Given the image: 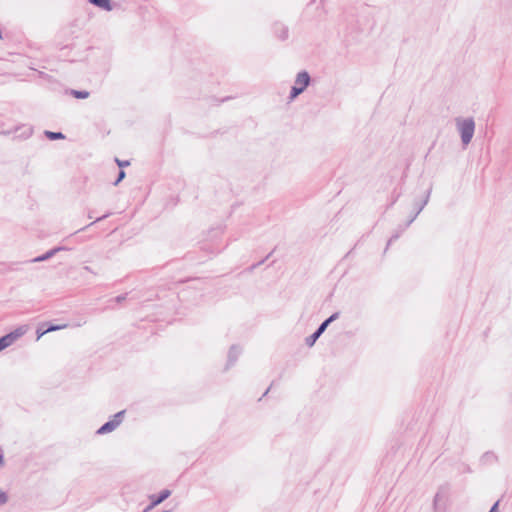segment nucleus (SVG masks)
I'll return each mask as SVG.
<instances>
[{
    "mask_svg": "<svg viewBox=\"0 0 512 512\" xmlns=\"http://www.w3.org/2000/svg\"><path fill=\"white\" fill-rule=\"evenodd\" d=\"M456 130L460 135L462 146L467 147L475 133V121L472 117H456Z\"/></svg>",
    "mask_w": 512,
    "mask_h": 512,
    "instance_id": "obj_1",
    "label": "nucleus"
},
{
    "mask_svg": "<svg viewBox=\"0 0 512 512\" xmlns=\"http://www.w3.org/2000/svg\"><path fill=\"white\" fill-rule=\"evenodd\" d=\"M311 81L310 75L306 71H301L296 75L294 85L291 88L289 99L293 100L298 97L309 86Z\"/></svg>",
    "mask_w": 512,
    "mask_h": 512,
    "instance_id": "obj_2",
    "label": "nucleus"
},
{
    "mask_svg": "<svg viewBox=\"0 0 512 512\" xmlns=\"http://www.w3.org/2000/svg\"><path fill=\"white\" fill-rule=\"evenodd\" d=\"M338 316H339L338 313H334L329 318H327L324 322H322L320 324V326L317 328V330L305 339L306 345L309 347H312L315 344V342L317 341V339L324 333V331L326 330L328 325L331 322H333L334 320H336L338 318Z\"/></svg>",
    "mask_w": 512,
    "mask_h": 512,
    "instance_id": "obj_3",
    "label": "nucleus"
},
{
    "mask_svg": "<svg viewBox=\"0 0 512 512\" xmlns=\"http://www.w3.org/2000/svg\"><path fill=\"white\" fill-rule=\"evenodd\" d=\"M125 411L122 410L116 413L111 420L103 424L98 430L97 434L104 435L114 431L123 421Z\"/></svg>",
    "mask_w": 512,
    "mask_h": 512,
    "instance_id": "obj_4",
    "label": "nucleus"
},
{
    "mask_svg": "<svg viewBox=\"0 0 512 512\" xmlns=\"http://www.w3.org/2000/svg\"><path fill=\"white\" fill-rule=\"evenodd\" d=\"M24 334L22 329H16L2 337H0V352L11 346L18 338Z\"/></svg>",
    "mask_w": 512,
    "mask_h": 512,
    "instance_id": "obj_5",
    "label": "nucleus"
},
{
    "mask_svg": "<svg viewBox=\"0 0 512 512\" xmlns=\"http://www.w3.org/2000/svg\"><path fill=\"white\" fill-rule=\"evenodd\" d=\"M170 495H171V491L169 489H163L157 495H155V494L150 495L149 499L151 502L145 511H148V510L156 507L157 505L161 504L163 501H165L167 498H169Z\"/></svg>",
    "mask_w": 512,
    "mask_h": 512,
    "instance_id": "obj_6",
    "label": "nucleus"
},
{
    "mask_svg": "<svg viewBox=\"0 0 512 512\" xmlns=\"http://www.w3.org/2000/svg\"><path fill=\"white\" fill-rule=\"evenodd\" d=\"M242 352L241 347L238 345H232L228 352V361H227V368L234 365L237 361L238 357L240 356Z\"/></svg>",
    "mask_w": 512,
    "mask_h": 512,
    "instance_id": "obj_7",
    "label": "nucleus"
},
{
    "mask_svg": "<svg viewBox=\"0 0 512 512\" xmlns=\"http://www.w3.org/2000/svg\"><path fill=\"white\" fill-rule=\"evenodd\" d=\"M62 250H66V248L61 247V246L55 247V248L47 251L45 254L32 259L31 262L36 263V262L46 261V260L50 259L51 257H53L57 252L62 251Z\"/></svg>",
    "mask_w": 512,
    "mask_h": 512,
    "instance_id": "obj_8",
    "label": "nucleus"
},
{
    "mask_svg": "<svg viewBox=\"0 0 512 512\" xmlns=\"http://www.w3.org/2000/svg\"><path fill=\"white\" fill-rule=\"evenodd\" d=\"M62 250H66V248L61 247V246L55 247V248L47 251L45 254L32 259L31 262L36 263V262L46 261V260L50 259L51 257H53L57 252L62 251Z\"/></svg>",
    "mask_w": 512,
    "mask_h": 512,
    "instance_id": "obj_9",
    "label": "nucleus"
},
{
    "mask_svg": "<svg viewBox=\"0 0 512 512\" xmlns=\"http://www.w3.org/2000/svg\"><path fill=\"white\" fill-rule=\"evenodd\" d=\"M89 3L96 7L101 8L104 11H112L114 6L111 0H88Z\"/></svg>",
    "mask_w": 512,
    "mask_h": 512,
    "instance_id": "obj_10",
    "label": "nucleus"
},
{
    "mask_svg": "<svg viewBox=\"0 0 512 512\" xmlns=\"http://www.w3.org/2000/svg\"><path fill=\"white\" fill-rule=\"evenodd\" d=\"M429 196H430V190L427 192V195L425 197V199L422 201V203L417 207L414 215L409 219V221L406 223V227H408L415 219L416 217L418 216V214L423 210V208L427 205L428 201H429Z\"/></svg>",
    "mask_w": 512,
    "mask_h": 512,
    "instance_id": "obj_11",
    "label": "nucleus"
},
{
    "mask_svg": "<svg viewBox=\"0 0 512 512\" xmlns=\"http://www.w3.org/2000/svg\"><path fill=\"white\" fill-rule=\"evenodd\" d=\"M275 31H276L277 37L279 39L286 40L288 38L289 31L286 26L281 25V24L277 25L275 28Z\"/></svg>",
    "mask_w": 512,
    "mask_h": 512,
    "instance_id": "obj_12",
    "label": "nucleus"
},
{
    "mask_svg": "<svg viewBox=\"0 0 512 512\" xmlns=\"http://www.w3.org/2000/svg\"><path fill=\"white\" fill-rule=\"evenodd\" d=\"M67 324H61V325H50L48 328H46L42 333H39V337H42L44 334L48 332L58 331L61 329L67 328Z\"/></svg>",
    "mask_w": 512,
    "mask_h": 512,
    "instance_id": "obj_13",
    "label": "nucleus"
},
{
    "mask_svg": "<svg viewBox=\"0 0 512 512\" xmlns=\"http://www.w3.org/2000/svg\"><path fill=\"white\" fill-rule=\"evenodd\" d=\"M45 135L50 140L63 139L65 136L61 132L45 131Z\"/></svg>",
    "mask_w": 512,
    "mask_h": 512,
    "instance_id": "obj_14",
    "label": "nucleus"
},
{
    "mask_svg": "<svg viewBox=\"0 0 512 512\" xmlns=\"http://www.w3.org/2000/svg\"><path fill=\"white\" fill-rule=\"evenodd\" d=\"M72 95L78 99H86L89 96V92L72 90Z\"/></svg>",
    "mask_w": 512,
    "mask_h": 512,
    "instance_id": "obj_15",
    "label": "nucleus"
},
{
    "mask_svg": "<svg viewBox=\"0 0 512 512\" xmlns=\"http://www.w3.org/2000/svg\"><path fill=\"white\" fill-rule=\"evenodd\" d=\"M125 178V172L123 170L119 171L118 177L114 182V185H118Z\"/></svg>",
    "mask_w": 512,
    "mask_h": 512,
    "instance_id": "obj_16",
    "label": "nucleus"
},
{
    "mask_svg": "<svg viewBox=\"0 0 512 512\" xmlns=\"http://www.w3.org/2000/svg\"><path fill=\"white\" fill-rule=\"evenodd\" d=\"M7 501H8L7 494L0 490V505L5 504Z\"/></svg>",
    "mask_w": 512,
    "mask_h": 512,
    "instance_id": "obj_17",
    "label": "nucleus"
},
{
    "mask_svg": "<svg viewBox=\"0 0 512 512\" xmlns=\"http://www.w3.org/2000/svg\"><path fill=\"white\" fill-rule=\"evenodd\" d=\"M116 162H117L119 167H125V166L129 165V161H121L119 159H116Z\"/></svg>",
    "mask_w": 512,
    "mask_h": 512,
    "instance_id": "obj_18",
    "label": "nucleus"
},
{
    "mask_svg": "<svg viewBox=\"0 0 512 512\" xmlns=\"http://www.w3.org/2000/svg\"><path fill=\"white\" fill-rule=\"evenodd\" d=\"M126 299V295H120L115 298L116 302L120 303Z\"/></svg>",
    "mask_w": 512,
    "mask_h": 512,
    "instance_id": "obj_19",
    "label": "nucleus"
},
{
    "mask_svg": "<svg viewBox=\"0 0 512 512\" xmlns=\"http://www.w3.org/2000/svg\"><path fill=\"white\" fill-rule=\"evenodd\" d=\"M497 507H498V502H496V503L492 506V508L490 509V511H489V512H497Z\"/></svg>",
    "mask_w": 512,
    "mask_h": 512,
    "instance_id": "obj_20",
    "label": "nucleus"
},
{
    "mask_svg": "<svg viewBox=\"0 0 512 512\" xmlns=\"http://www.w3.org/2000/svg\"><path fill=\"white\" fill-rule=\"evenodd\" d=\"M109 215H110V214L108 213V214L103 215L102 217H98V218L95 220V222L101 221L102 219L107 218Z\"/></svg>",
    "mask_w": 512,
    "mask_h": 512,
    "instance_id": "obj_21",
    "label": "nucleus"
},
{
    "mask_svg": "<svg viewBox=\"0 0 512 512\" xmlns=\"http://www.w3.org/2000/svg\"><path fill=\"white\" fill-rule=\"evenodd\" d=\"M398 238V235H395V236H392L389 241H388V245H390L392 243V241H394L395 239Z\"/></svg>",
    "mask_w": 512,
    "mask_h": 512,
    "instance_id": "obj_22",
    "label": "nucleus"
},
{
    "mask_svg": "<svg viewBox=\"0 0 512 512\" xmlns=\"http://www.w3.org/2000/svg\"><path fill=\"white\" fill-rule=\"evenodd\" d=\"M44 330H41L40 328L37 329L36 333H37V339H40L41 337H39V333H42Z\"/></svg>",
    "mask_w": 512,
    "mask_h": 512,
    "instance_id": "obj_23",
    "label": "nucleus"
},
{
    "mask_svg": "<svg viewBox=\"0 0 512 512\" xmlns=\"http://www.w3.org/2000/svg\"><path fill=\"white\" fill-rule=\"evenodd\" d=\"M83 269H84L85 271H87V272H92V270H91V268H90L89 266H85Z\"/></svg>",
    "mask_w": 512,
    "mask_h": 512,
    "instance_id": "obj_24",
    "label": "nucleus"
},
{
    "mask_svg": "<svg viewBox=\"0 0 512 512\" xmlns=\"http://www.w3.org/2000/svg\"><path fill=\"white\" fill-rule=\"evenodd\" d=\"M3 462H4L3 456L0 454V466L3 464Z\"/></svg>",
    "mask_w": 512,
    "mask_h": 512,
    "instance_id": "obj_25",
    "label": "nucleus"
},
{
    "mask_svg": "<svg viewBox=\"0 0 512 512\" xmlns=\"http://www.w3.org/2000/svg\"><path fill=\"white\" fill-rule=\"evenodd\" d=\"M88 218H90V219H91V218H93V214H92V212H89V213H88Z\"/></svg>",
    "mask_w": 512,
    "mask_h": 512,
    "instance_id": "obj_26",
    "label": "nucleus"
}]
</instances>
